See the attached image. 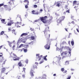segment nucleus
Returning <instances> with one entry per match:
<instances>
[{
    "instance_id": "18",
    "label": "nucleus",
    "mask_w": 79,
    "mask_h": 79,
    "mask_svg": "<svg viewBox=\"0 0 79 79\" xmlns=\"http://www.w3.org/2000/svg\"><path fill=\"white\" fill-rule=\"evenodd\" d=\"M7 42L8 43V44L10 47H12V46L11 45V43H10V42L9 41H7Z\"/></svg>"
},
{
    "instance_id": "34",
    "label": "nucleus",
    "mask_w": 79,
    "mask_h": 79,
    "mask_svg": "<svg viewBox=\"0 0 79 79\" xmlns=\"http://www.w3.org/2000/svg\"><path fill=\"white\" fill-rule=\"evenodd\" d=\"M61 71H64V69L62 68L61 69Z\"/></svg>"
},
{
    "instance_id": "12",
    "label": "nucleus",
    "mask_w": 79,
    "mask_h": 79,
    "mask_svg": "<svg viewBox=\"0 0 79 79\" xmlns=\"http://www.w3.org/2000/svg\"><path fill=\"white\" fill-rule=\"evenodd\" d=\"M6 70V69L5 68H3L2 71H1V73H4L5 72V71Z\"/></svg>"
},
{
    "instance_id": "1",
    "label": "nucleus",
    "mask_w": 79,
    "mask_h": 79,
    "mask_svg": "<svg viewBox=\"0 0 79 79\" xmlns=\"http://www.w3.org/2000/svg\"><path fill=\"white\" fill-rule=\"evenodd\" d=\"M47 18L48 17L47 16H45L44 17L40 18V20L43 22V23L45 24V23H47V20H46L45 19Z\"/></svg>"
},
{
    "instance_id": "50",
    "label": "nucleus",
    "mask_w": 79,
    "mask_h": 79,
    "mask_svg": "<svg viewBox=\"0 0 79 79\" xmlns=\"http://www.w3.org/2000/svg\"><path fill=\"white\" fill-rule=\"evenodd\" d=\"M71 77V76H70L69 77H68V78H67V79H70Z\"/></svg>"
},
{
    "instance_id": "8",
    "label": "nucleus",
    "mask_w": 79,
    "mask_h": 79,
    "mask_svg": "<svg viewBox=\"0 0 79 79\" xmlns=\"http://www.w3.org/2000/svg\"><path fill=\"white\" fill-rule=\"evenodd\" d=\"M67 53H68L66 52V51L64 52H62L61 54V56H63V55L64 54V55H67Z\"/></svg>"
},
{
    "instance_id": "53",
    "label": "nucleus",
    "mask_w": 79,
    "mask_h": 79,
    "mask_svg": "<svg viewBox=\"0 0 79 79\" xmlns=\"http://www.w3.org/2000/svg\"><path fill=\"white\" fill-rule=\"evenodd\" d=\"M56 50H59L60 49L58 48H56Z\"/></svg>"
},
{
    "instance_id": "22",
    "label": "nucleus",
    "mask_w": 79,
    "mask_h": 79,
    "mask_svg": "<svg viewBox=\"0 0 79 79\" xmlns=\"http://www.w3.org/2000/svg\"><path fill=\"white\" fill-rule=\"evenodd\" d=\"M63 47H64L62 46L61 48H59V50H60V53H61V52H62V50H63Z\"/></svg>"
},
{
    "instance_id": "36",
    "label": "nucleus",
    "mask_w": 79,
    "mask_h": 79,
    "mask_svg": "<svg viewBox=\"0 0 79 79\" xmlns=\"http://www.w3.org/2000/svg\"><path fill=\"white\" fill-rule=\"evenodd\" d=\"M25 40H23L22 41V42H23V43H25V42H26V39H25Z\"/></svg>"
},
{
    "instance_id": "60",
    "label": "nucleus",
    "mask_w": 79,
    "mask_h": 79,
    "mask_svg": "<svg viewBox=\"0 0 79 79\" xmlns=\"http://www.w3.org/2000/svg\"><path fill=\"white\" fill-rule=\"evenodd\" d=\"M63 48H64V49H66V47L65 46V47H64Z\"/></svg>"
},
{
    "instance_id": "32",
    "label": "nucleus",
    "mask_w": 79,
    "mask_h": 79,
    "mask_svg": "<svg viewBox=\"0 0 79 79\" xmlns=\"http://www.w3.org/2000/svg\"><path fill=\"white\" fill-rule=\"evenodd\" d=\"M3 34H4V31H2L1 32V35H3Z\"/></svg>"
},
{
    "instance_id": "56",
    "label": "nucleus",
    "mask_w": 79,
    "mask_h": 79,
    "mask_svg": "<svg viewBox=\"0 0 79 79\" xmlns=\"http://www.w3.org/2000/svg\"><path fill=\"white\" fill-rule=\"evenodd\" d=\"M35 15H39V12H37L36 13H35Z\"/></svg>"
},
{
    "instance_id": "64",
    "label": "nucleus",
    "mask_w": 79,
    "mask_h": 79,
    "mask_svg": "<svg viewBox=\"0 0 79 79\" xmlns=\"http://www.w3.org/2000/svg\"><path fill=\"white\" fill-rule=\"evenodd\" d=\"M68 44L69 45L70 44V41H68Z\"/></svg>"
},
{
    "instance_id": "28",
    "label": "nucleus",
    "mask_w": 79,
    "mask_h": 79,
    "mask_svg": "<svg viewBox=\"0 0 79 79\" xmlns=\"http://www.w3.org/2000/svg\"><path fill=\"white\" fill-rule=\"evenodd\" d=\"M4 5V3H2L1 4H0V8L1 7V6H3Z\"/></svg>"
},
{
    "instance_id": "35",
    "label": "nucleus",
    "mask_w": 79,
    "mask_h": 79,
    "mask_svg": "<svg viewBox=\"0 0 79 79\" xmlns=\"http://www.w3.org/2000/svg\"><path fill=\"white\" fill-rule=\"evenodd\" d=\"M44 60H45V61H47V59L46 57H44Z\"/></svg>"
},
{
    "instance_id": "46",
    "label": "nucleus",
    "mask_w": 79,
    "mask_h": 79,
    "mask_svg": "<svg viewBox=\"0 0 79 79\" xmlns=\"http://www.w3.org/2000/svg\"><path fill=\"white\" fill-rule=\"evenodd\" d=\"M44 62V61H41L40 63H39V64H42V63H43Z\"/></svg>"
},
{
    "instance_id": "33",
    "label": "nucleus",
    "mask_w": 79,
    "mask_h": 79,
    "mask_svg": "<svg viewBox=\"0 0 79 79\" xmlns=\"http://www.w3.org/2000/svg\"><path fill=\"white\" fill-rule=\"evenodd\" d=\"M13 55H14V56H15V57H16L17 58L18 57L16 55V54H15L14 53L13 54Z\"/></svg>"
},
{
    "instance_id": "16",
    "label": "nucleus",
    "mask_w": 79,
    "mask_h": 79,
    "mask_svg": "<svg viewBox=\"0 0 79 79\" xmlns=\"http://www.w3.org/2000/svg\"><path fill=\"white\" fill-rule=\"evenodd\" d=\"M25 48H26V49L23 48V50H24V52L26 53V52H27V48H26V47H25Z\"/></svg>"
},
{
    "instance_id": "42",
    "label": "nucleus",
    "mask_w": 79,
    "mask_h": 79,
    "mask_svg": "<svg viewBox=\"0 0 79 79\" xmlns=\"http://www.w3.org/2000/svg\"><path fill=\"white\" fill-rule=\"evenodd\" d=\"M57 6H58V7H59V6H60V4L57 3Z\"/></svg>"
},
{
    "instance_id": "30",
    "label": "nucleus",
    "mask_w": 79,
    "mask_h": 79,
    "mask_svg": "<svg viewBox=\"0 0 79 79\" xmlns=\"http://www.w3.org/2000/svg\"><path fill=\"white\" fill-rule=\"evenodd\" d=\"M7 26H11V24L10 23H8Z\"/></svg>"
},
{
    "instance_id": "57",
    "label": "nucleus",
    "mask_w": 79,
    "mask_h": 79,
    "mask_svg": "<svg viewBox=\"0 0 79 79\" xmlns=\"http://www.w3.org/2000/svg\"><path fill=\"white\" fill-rule=\"evenodd\" d=\"M53 76H56V74H54L53 75Z\"/></svg>"
},
{
    "instance_id": "41",
    "label": "nucleus",
    "mask_w": 79,
    "mask_h": 79,
    "mask_svg": "<svg viewBox=\"0 0 79 79\" xmlns=\"http://www.w3.org/2000/svg\"><path fill=\"white\" fill-rule=\"evenodd\" d=\"M15 30L13 29V30H12V33H13L14 32H15Z\"/></svg>"
},
{
    "instance_id": "49",
    "label": "nucleus",
    "mask_w": 79,
    "mask_h": 79,
    "mask_svg": "<svg viewBox=\"0 0 79 79\" xmlns=\"http://www.w3.org/2000/svg\"><path fill=\"white\" fill-rule=\"evenodd\" d=\"M66 56H63V57H62V59H64V58H66Z\"/></svg>"
},
{
    "instance_id": "5",
    "label": "nucleus",
    "mask_w": 79,
    "mask_h": 79,
    "mask_svg": "<svg viewBox=\"0 0 79 79\" xmlns=\"http://www.w3.org/2000/svg\"><path fill=\"white\" fill-rule=\"evenodd\" d=\"M20 38H19V39L18 40V42H17V44H18V43H21V41L22 40H25V38H21L20 39H19Z\"/></svg>"
},
{
    "instance_id": "20",
    "label": "nucleus",
    "mask_w": 79,
    "mask_h": 79,
    "mask_svg": "<svg viewBox=\"0 0 79 79\" xmlns=\"http://www.w3.org/2000/svg\"><path fill=\"white\" fill-rule=\"evenodd\" d=\"M71 44H72V46H73V45H74V40H73L71 41Z\"/></svg>"
},
{
    "instance_id": "29",
    "label": "nucleus",
    "mask_w": 79,
    "mask_h": 79,
    "mask_svg": "<svg viewBox=\"0 0 79 79\" xmlns=\"http://www.w3.org/2000/svg\"><path fill=\"white\" fill-rule=\"evenodd\" d=\"M33 68L34 69L36 68V69H37V66L35 65H34L33 66Z\"/></svg>"
},
{
    "instance_id": "37",
    "label": "nucleus",
    "mask_w": 79,
    "mask_h": 79,
    "mask_svg": "<svg viewBox=\"0 0 79 79\" xmlns=\"http://www.w3.org/2000/svg\"><path fill=\"white\" fill-rule=\"evenodd\" d=\"M28 5H27H27H26L25 6V7L26 8H28V6H27Z\"/></svg>"
},
{
    "instance_id": "2",
    "label": "nucleus",
    "mask_w": 79,
    "mask_h": 79,
    "mask_svg": "<svg viewBox=\"0 0 79 79\" xmlns=\"http://www.w3.org/2000/svg\"><path fill=\"white\" fill-rule=\"evenodd\" d=\"M40 54H36V59L37 60L38 58L39 59L38 60V61H40V60H41V58H42V55L39 56Z\"/></svg>"
},
{
    "instance_id": "59",
    "label": "nucleus",
    "mask_w": 79,
    "mask_h": 79,
    "mask_svg": "<svg viewBox=\"0 0 79 79\" xmlns=\"http://www.w3.org/2000/svg\"><path fill=\"white\" fill-rule=\"evenodd\" d=\"M13 33L14 34H15V35H16V33L15 32H14Z\"/></svg>"
},
{
    "instance_id": "26",
    "label": "nucleus",
    "mask_w": 79,
    "mask_h": 79,
    "mask_svg": "<svg viewBox=\"0 0 79 79\" xmlns=\"http://www.w3.org/2000/svg\"><path fill=\"white\" fill-rule=\"evenodd\" d=\"M68 53L70 55L69 56H71V51H69Z\"/></svg>"
},
{
    "instance_id": "3",
    "label": "nucleus",
    "mask_w": 79,
    "mask_h": 79,
    "mask_svg": "<svg viewBox=\"0 0 79 79\" xmlns=\"http://www.w3.org/2000/svg\"><path fill=\"white\" fill-rule=\"evenodd\" d=\"M50 43L48 44V43L46 44V45L44 46V47L45 49H47V50H49L50 49Z\"/></svg>"
},
{
    "instance_id": "31",
    "label": "nucleus",
    "mask_w": 79,
    "mask_h": 79,
    "mask_svg": "<svg viewBox=\"0 0 79 79\" xmlns=\"http://www.w3.org/2000/svg\"><path fill=\"white\" fill-rule=\"evenodd\" d=\"M55 15L56 16H59V14H58L57 13H55Z\"/></svg>"
},
{
    "instance_id": "4",
    "label": "nucleus",
    "mask_w": 79,
    "mask_h": 79,
    "mask_svg": "<svg viewBox=\"0 0 79 79\" xmlns=\"http://www.w3.org/2000/svg\"><path fill=\"white\" fill-rule=\"evenodd\" d=\"M26 47V48H27L28 47H29L28 45H26V44H21L20 45L19 47V48H21V47Z\"/></svg>"
},
{
    "instance_id": "17",
    "label": "nucleus",
    "mask_w": 79,
    "mask_h": 79,
    "mask_svg": "<svg viewBox=\"0 0 79 79\" xmlns=\"http://www.w3.org/2000/svg\"><path fill=\"white\" fill-rule=\"evenodd\" d=\"M16 24H19V25H21V22H20V23L17 22V23H15V26H16Z\"/></svg>"
},
{
    "instance_id": "38",
    "label": "nucleus",
    "mask_w": 79,
    "mask_h": 79,
    "mask_svg": "<svg viewBox=\"0 0 79 79\" xmlns=\"http://www.w3.org/2000/svg\"><path fill=\"white\" fill-rule=\"evenodd\" d=\"M66 12L67 13H69V9H68V10H67L66 11Z\"/></svg>"
},
{
    "instance_id": "51",
    "label": "nucleus",
    "mask_w": 79,
    "mask_h": 79,
    "mask_svg": "<svg viewBox=\"0 0 79 79\" xmlns=\"http://www.w3.org/2000/svg\"><path fill=\"white\" fill-rule=\"evenodd\" d=\"M10 24H13V21H10Z\"/></svg>"
},
{
    "instance_id": "19",
    "label": "nucleus",
    "mask_w": 79,
    "mask_h": 79,
    "mask_svg": "<svg viewBox=\"0 0 79 79\" xmlns=\"http://www.w3.org/2000/svg\"><path fill=\"white\" fill-rule=\"evenodd\" d=\"M64 16H62V17L60 18V19L61 20H62V21L63 20H64Z\"/></svg>"
},
{
    "instance_id": "14",
    "label": "nucleus",
    "mask_w": 79,
    "mask_h": 79,
    "mask_svg": "<svg viewBox=\"0 0 79 79\" xmlns=\"http://www.w3.org/2000/svg\"><path fill=\"white\" fill-rule=\"evenodd\" d=\"M24 3H27V5H29V1H28V0H25L24 1Z\"/></svg>"
},
{
    "instance_id": "13",
    "label": "nucleus",
    "mask_w": 79,
    "mask_h": 79,
    "mask_svg": "<svg viewBox=\"0 0 79 79\" xmlns=\"http://www.w3.org/2000/svg\"><path fill=\"white\" fill-rule=\"evenodd\" d=\"M61 21H62V20H61L60 19L57 20V22L58 24H60V23Z\"/></svg>"
},
{
    "instance_id": "43",
    "label": "nucleus",
    "mask_w": 79,
    "mask_h": 79,
    "mask_svg": "<svg viewBox=\"0 0 79 79\" xmlns=\"http://www.w3.org/2000/svg\"><path fill=\"white\" fill-rule=\"evenodd\" d=\"M25 62H26V63H27H27H28V60H26Z\"/></svg>"
},
{
    "instance_id": "48",
    "label": "nucleus",
    "mask_w": 79,
    "mask_h": 79,
    "mask_svg": "<svg viewBox=\"0 0 79 79\" xmlns=\"http://www.w3.org/2000/svg\"><path fill=\"white\" fill-rule=\"evenodd\" d=\"M23 71H24V72L25 73V70H26V68H23Z\"/></svg>"
},
{
    "instance_id": "10",
    "label": "nucleus",
    "mask_w": 79,
    "mask_h": 79,
    "mask_svg": "<svg viewBox=\"0 0 79 79\" xmlns=\"http://www.w3.org/2000/svg\"><path fill=\"white\" fill-rule=\"evenodd\" d=\"M47 29H45V30H44V34L45 35V36H46V37H47Z\"/></svg>"
},
{
    "instance_id": "15",
    "label": "nucleus",
    "mask_w": 79,
    "mask_h": 79,
    "mask_svg": "<svg viewBox=\"0 0 79 79\" xmlns=\"http://www.w3.org/2000/svg\"><path fill=\"white\" fill-rule=\"evenodd\" d=\"M1 20L2 23H3V24H6V23H5V19H2Z\"/></svg>"
},
{
    "instance_id": "47",
    "label": "nucleus",
    "mask_w": 79,
    "mask_h": 79,
    "mask_svg": "<svg viewBox=\"0 0 79 79\" xmlns=\"http://www.w3.org/2000/svg\"><path fill=\"white\" fill-rule=\"evenodd\" d=\"M6 60L5 61H4L3 62V63L2 64H5V62H6Z\"/></svg>"
},
{
    "instance_id": "40",
    "label": "nucleus",
    "mask_w": 79,
    "mask_h": 79,
    "mask_svg": "<svg viewBox=\"0 0 79 79\" xmlns=\"http://www.w3.org/2000/svg\"><path fill=\"white\" fill-rule=\"evenodd\" d=\"M34 6V8H37V6L36 5H35Z\"/></svg>"
},
{
    "instance_id": "24",
    "label": "nucleus",
    "mask_w": 79,
    "mask_h": 79,
    "mask_svg": "<svg viewBox=\"0 0 79 79\" xmlns=\"http://www.w3.org/2000/svg\"><path fill=\"white\" fill-rule=\"evenodd\" d=\"M31 40H34V39H35V37L34 36H31Z\"/></svg>"
},
{
    "instance_id": "63",
    "label": "nucleus",
    "mask_w": 79,
    "mask_h": 79,
    "mask_svg": "<svg viewBox=\"0 0 79 79\" xmlns=\"http://www.w3.org/2000/svg\"><path fill=\"white\" fill-rule=\"evenodd\" d=\"M17 17H19V18H20V19H21V17H20V15H17Z\"/></svg>"
},
{
    "instance_id": "61",
    "label": "nucleus",
    "mask_w": 79,
    "mask_h": 79,
    "mask_svg": "<svg viewBox=\"0 0 79 79\" xmlns=\"http://www.w3.org/2000/svg\"><path fill=\"white\" fill-rule=\"evenodd\" d=\"M37 79H40V77H38V78H37Z\"/></svg>"
},
{
    "instance_id": "6",
    "label": "nucleus",
    "mask_w": 79,
    "mask_h": 79,
    "mask_svg": "<svg viewBox=\"0 0 79 79\" xmlns=\"http://www.w3.org/2000/svg\"><path fill=\"white\" fill-rule=\"evenodd\" d=\"M12 58H13V60L14 61H17V60H19V58H20L19 57H12Z\"/></svg>"
},
{
    "instance_id": "9",
    "label": "nucleus",
    "mask_w": 79,
    "mask_h": 79,
    "mask_svg": "<svg viewBox=\"0 0 79 79\" xmlns=\"http://www.w3.org/2000/svg\"><path fill=\"white\" fill-rule=\"evenodd\" d=\"M78 5L79 3H78L77 4V1H74L73 2V6H74V5Z\"/></svg>"
},
{
    "instance_id": "52",
    "label": "nucleus",
    "mask_w": 79,
    "mask_h": 79,
    "mask_svg": "<svg viewBox=\"0 0 79 79\" xmlns=\"http://www.w3.org/2000/svg\"><path fill=\"white\" fill-rule=\"evenodd\" d=\"M30 30H31V31H33V29L32 28H30Z\"/></svg>"
},
{
    "instance_id": "44",
    "label": "nucleus",
    "mask_w": 79,
    "mask_h": 79,
    "mask_svg": "<svg viewBox=\"0 0 79 79\" xmlns=\"http://www.w3.org/2000/svg\"><path fill=\"white\" fill-rule=\"evenodd\" d=\"M22 77H23V78H25V75L24 74L23 75Z\"/></svg>"
},
{
    "instance_id": "58",
    "label": "nucleus",
    "mask_w": 79,
    "mask_h": 79,
    "mask_svg": "<svg viewBox=\"0 0 79 79\" xmlns=\"http://www.w3.org/2000/svg\"><path fill=\"white\" fill-rule=\"evenodd\" d=\"M73 18H74V16H73V15H72L71 16V18L73 19Z\"/></svg>"
},
{
    "instance_id": "62",
    "label": "nucleus",
    "mask_w": 79,
    "mask_h": 79,
    "mask_svg": "<svg viewBox=\"0 0 79 79\" xmlns=\"http://www.w3.org/2000/svg\"><path fill=\"white\" fill-rule=\"evenodd\" d=\"M9 3L10 5H11V2H9Z\"/></svg>"
},
{
    "instance_id": "11",
    "label": "nucleus",
    "mask_w": 79,
    "mask_h": 79,
    "mask_svg": "<svg viewBox=\"0 0 79 79\" xmlns=\"http://www.w3.org/2000/svg\"><path fill=\"white\" fill-rule=\"evenodd\" d=\"M27 33H23L20 36V37H23V35L24 36H26V35H27Z\"/></svg>"
},
{
    "instance_id": "25",
    "label": "nucleus",
    "mask_w": 79,
    "mask_h": 79,
    "mask_svg": "<svg viewBox=\"0 0 79 79\" xmlns=\"http://www.w3.org/2000/svg\"><path fill=\"white\" fill-rule=\"evenodd\" d=\"M19 66H22V63L21 62H19Z\"/></svg>"
},
{
    "instance_id": "39",
    "label": "nucleus",
    "mask_w": 79,
    "mask_h": 79,
    "mask_svg": "<svg viewBox=\"0 0 79 79\" xmlns=\"http://www.w3.org/2000/svg\"><path fill=\"white\" fill-rule=\"evenodd\" d=\"M24 49V48H23L22 49H19V51H21V52H23V50Z\"/></svg>"
},
{
    "instance_id": "27",
    "label": "nucleus",
    "mask_w": 79,
    "mask_h": 79,
    "mask_svg": "<svg viewBox=\"0 0 79 79\" xmlns=\"http://www.w3.org/2000/svg\"><path fill=\"white\" fill-rule=\"evenodd\" d=\"M34 12H35V10H33L32 11V14L33 15H35V13Z\"/></svg>"
},
{
    "instance_id": "23",
    "label": "nucleus",
    "mask_w": 79,
    "mask_h": 79,
    "mask_svg": "<svg viewBox=\"0 0 79 79\" xmlns=\"http://www.w3.org/2000/svg\"><path fill=\"white\" fill-rule=\"evenodd\" d=\"M43 76H45V77H42V78H41V79H46V77L47 76V75H45V74H43Z\"/></svg>"
},
{
    "instance_id": "55",
    "label": "nucleus",
    "mask_w": 79,
    "mask_h": 79,
    "mask_svg": "<svg viewBox=\"0 0 79 79\" xmlns=\"http://www.w3.org/2000/svg\"><path fill=\"white\" fill-rule=\"evenodd\" d=\"M61 57L58 58V60H59V61H60V60H61Z\"/></svg>"
},
{
    "instance_id": "54",
    "label": "nucleus",
    "mask_w": 79,
    "mask_h": 79,
    "mask_svg": "<svg viewBox=\"0 0 79 79\" xmlns=\"http://www.w3.org/2000/svg\"><path fill=\"white\" fill-rule=\"evenodd\" d=\"M67 70H65L63 73H67Z\"/></svg>"
},
{
    "instance_id": "7",
    "label": "nucleus",
    "mask_w": 79,
    "mask_h": 79,
    "mask_svg": "<svg viewBox=\"0 0 79 79\" xmlns=\"http://www.w3.org/2000/svg\"><path fill=\"white\" fill-rule=\"evenodd\" d=\"M34 71H33V69H31V70L30 75L31 76H34Z\"/></svg>"
},
{
    "instance_id": "21",
    "label": "nucleus",
    "mask_w": 79,
    "mask_h": 79,
    "mask_svg": "<svg viewBox=\"0 0 79 79\" xmlns=\"http://www.w3.org/2000/svg\"><path fill=\"white\" fill-rule=\"evenodd\" d=\"M65 64L66 65H68V64H69V61H66L65 63Z\"/></svg>"
},
{
    "instance_id": "45",
    "label": "nucleus",
    "mask_w": 79,
    "mask_h": 79,
    "mask_svg": "<svg viewBox=\"0 0 79 79\" xmlns=\"http://www.w3.org/2000/svg\"><path fill=\"white\" fill-rule=\"evenodd\" d=\"M15 24L16 25V23ZM15 26L17 27H19V24H16V25Z\"/></svg>"
}]
</instances>
